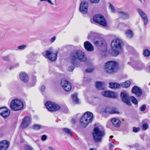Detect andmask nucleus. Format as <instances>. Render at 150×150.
Segmentation results:
<instances>
[{"mask_svg":"<svg viewBox=\"0 0 150 150\" xmlns=\"http://www.w3.org/2000/svg\"><path fill=\"white\" fill-rule=\"evenodd\" d=\"M41 128V126L38 124H34L33 126V129L35 130H38Z\"/></svg>","mask_w":150,"mask_h":150,"instance_id":"38","label":"nucleus"},{"mask_svg":"<svg viewBox=\"0 0 150 150\" xmlns=\"http://www.w3.org/2000/svg\"><path fill=\"white\" fill-rule=\"evenodd\" d=\"M31 122V119L29 117L26 116L23 119L21 124V127L23 128L28 127Z\"/></svg>","mask_w":150,"mask_h":150,"instance_id":"14","label":"nucleus"},{"mask_svg":"<svg viewBox=\"0 0 150 150\" xmlns=\"http://www.w3.org/2000/svg\"><path fill=\"white\" fill-rule=\"evenodd\" d=\"M56 38L55 36L53 37L51 39H50V42H52L54 41L56 39Z\"/></svg>","mask_w":150,"mask_h":150,"instance_id":"51","label":"nucleus"},{"mask_svg":"<svg viewBox=\"0 0 150 150\" xmlns=\"http://www.w3.org/2000/svg\"><path fill=\"white\" fill-rule=\"evenodd\" d=\"M138 11L143 19L144 24L146 25L148 23V19L146 14L140 9H138Z\"/></svg>","mask_w":150,"mask_h":150,"instance_id":"19","label":"nucleus"},{"mask_svg":"<svg viewBox=\"0 0 150 150\" xmlns=\"http://www.w3.org/2000/svg\"><path fill=\"white\" fill-rule=\"evenodd\" d=\"M122 41L119 39H115L112 41L111 43V46L112 50L115 49H121Z\"/></svg>","mask_w":150,"mask_h":150,"instance_id":"11","label":"nucleus"},{"mask_svg":"<svg viewBox=\"0 0 150 150\" xmlns=\"http://www.w3.org/2000/svg\"><path fill=\"white\" fill-rule=\"evenodd\" d=\"M90 150H96V149H94L93 148H91L90 149Z\"/></svg>","mask_w":150,"mask_h":150,"instance_id":"59","label":"nucleus"},{"mask_svg":"<svg viewBox=\"0 0 150 150\" xmlns=\"http://www.w3.org/2000/svg\"><path fill=\"white\" fill-rule=\"evenodd\" d=\"M40 150H42L41 149H40Z\"/></svg>","mask_w":150,"mask_h":150,"instance_id":"64","label":"nucleus"},{"mask_svg":"<svg viewBox=\"0 0 150 150\" xmlns=\"http://www.w3.org/2000/svg\"><path fill=\"white\" fill-rule=\"evenodd\" d=\"M72 99L73 101L76 104L79 103V100L77 97V94L75 93L72 95Z\"/></svg>","mask_w":150,"mask_h":150,"instance_id":"30","label":"nucleus"},{"mask_svg":"<svg viewBox=\"0 0 150 150\" xmlns=\"http://www.w3.org/2000/svg\"><path fill=\"white\" fill-rule=\"evenodd\" d=\"M70 58L71 63L73 64H75L77 59H79L82 62H85L87 59L85 53L80 50L72 52L71 54Z\"/></svg>","mask_w":150,"mask_h":150,"instance_id":"1","label":"nucleus"},{"mask_svg":"<svg viewBox=\"0 0 150 150\" xmlns=\"http://www.w3.org/2000/svg\"><path fill=\"white\" fill-rule=\"evenodd\" d=\"M111 110V108L107 107L105 108L104 112L106 113L110 114Z\"/></svg>","mask_w":150,"mask_h":150,"instance_id":"37","label":"nucleus"},{"mask_svg":"<svg viewBox=\"0 0 150 150\" xmlns=\"http://www.w3.org/2000/svg\"><path fill=\"white\" fill-rule=\"evenodd\" d=\"M48 148L49 150H55L51 146L49 147Z\"/></svg>","mask_w":150,"mask_h":150,"instance_id":"55","label":"nucleus"},{"mask_svg":"<svg viewBox=\"0 0 150 150\" xmlns=\"http://www.w3.org/2000/svg\"><path fill=\"white\" fill-rule=\"evenodd\" d=\"M131 82L129 81H127L125 82L121 83V86L124 88H127L130 85Z\"/></svg>","mask_w":150,"mask_h":150,"instance_id":"29","label":"nucleus"},{"mask_svg":"<svg viewBox=\"0 0 150 150\" xmlns=\"http://www.w3.org/2000/svg\"><path fill=\"white\" fill-rule=\"evenodd\" d=\"M71 122L73 124H75V120L74 118H72L71 120Z\"/></svg>","mask_w":150,"mask_h":150,"instance_id":"56","label":"nucleus"},{"mask_svg":"<svg viewBox=\"0 0 150 150\" xmlns=\"http://www.w3.org/2000/svg\"><path fill=\"white\" fill-rule=\"evenodd\" d=\"M4 134H2L1 135L2 136H4Z\"/></svg>","mask_w":150,"mask_h":150,"instance_id":"62","label":"nucleus"},{"mask_svg":"<svg viewBox=\"0 0 150 150\" xmlns=\"http://www.w3.org/2000/svg\"><path fill=\"white\" fill-rule=\"evenodd\" d=\"M60 85L66 91H69L71 89V83L68 81L64 79H62L61 80Z\"/></svg>","mask_w":150,"mask_h":150,"instance_id":"12","label":"nucleus"},{"mask_svg":"<svg viewBox=\"0 0 150 150\" xmlns=\"http://www.w3.org/2000/svg\"><path fill=\"white\" fill-rule=\"evenodd\" d=\"M130 100L132 102V103L136 105L138 103V101L137 99L133 96H131L130 97Z\"/></svg>","mask_w":150,"mask_h":150,"instance_id":"36","label":"nucleus"},{"mask_svg":"<svg viewBox=\"0 0 150 150\" xmlns=\"http://www.w3.org/2000/svg\"><path fill=\"white\" fill-rule=\"evenodd\" d=\"M40 1L43 2V1H46L49 2V3L51 4L52 5H53L54 4L50 0H40Z\"/></svg>","mask_w":150,"mask_h":150,"instance_id":"48","label":"nucleus"},{"mask_svg":"<svg viewBox=\"0 0 150 150\" xmlns=\"http://www.w3.org/2000/svg\"><path fill=\"white\" fill-rule=\"evenodd\" d=\"M91 2L92 3H98L99 0H90Z\"/></svg>","mask_w":150,"mask_h":150,"instance_id":"50","label":"nucleus"},{"mask_svg":"<svg viewBox=\"0 0 150 150\" xmlns=\"http://www.w3.org/2000/svg\"><path fill=\"white\" fill-rule=\"evenodd\" d=\"M88 3L86 1H83L80 4L79 10L82 13H86L88 11Z\"/></svg>","mask_w":150,"mask_h":150,"instance_id":"13","label":"nucleus"},{"mask_svg":"<svg viewBox=\"0 0 150 150\" xmlns=\"http://www.w3.org/2000/svg\"><path fill=\"white\" fill-rule=\"evenodd\" d=\"M109 84V87L111 88H116L121 86V84H120L117 83H110Z\"/></svg>","mask_w":150,"mask_h":150,"instance_id":"27","label":"nucleus"},{"mask_svg":"<svg viewBox=\"0 0 150 150\" xmlns=\"http://www.w3.org/2000/svg\"><path fill=\"white\" fill-rule=\"evenodd\" d=\"M133 93H134L137 97H140L142 94L141 89L137 86H134L132 89Z\"/></svg>","mask_w":150,"mask_h":150,"instance_id":"18","label":"nucleus"},{"mask_svg":"<svg viewBox=\"0 0 150 150\" xmlns=\"http://www.w3.org/2000/svg\"><path fill=\"white\" fill-rule=\"evenodd\" d=\"M94 70V68H88L85 70V71L86 73H90L92 72Z\"/></svg>","mask_w":150,"mask_h":150,"instance_id":"42","label":"nucleus"},{"mask_svg":"<svg viewBox=\"0 0 150 150\" xmlns=\"http://www.w3.org/2000/svg\"><path fill=\"white\" fill-rule=\"evenodd\" d=\"M141 2H142V0H139Z\"/></svg>","mask_w":150,"mask_h":150,"instance_id":"60","label":"nucleus"},{"mask_svg":"<svg viewBox=\"0 0 150 150\" xmlns=\"http://www.w3.org/2000/svg\"><path fill=\"white\" fill-rule=\"evenodd\" d=\"M119 16L124 19L129 18V16L128 14L125 12L120 11L118 12Z\"/></svg>","mask_w":150,"mask_h":150,"instance_id":"23","label":"nucleus"},{"mask_svg":"<svg viewBox=\"0 0 150 150\" xmlns=\"http://www.w3.org/2000/svg\"><path fill=\"white\" fill-rule=\"evenodd\" d=\"M145 65L141 62H138L135 66V69L137 70L143 69L144 68Z\"/></svg>","mask_w":150,"mask_h":150,"instance_id":"26","label":"nucleus"},{"mask_svg":"<svg viewBox=\"0 0 150 150\" xmlns=\"http://www.w3.org/2000/svg\"><path fill=\"white\" fill-rule=\"evenodd\" d=\"M94 42L96 46H101L102 47H103V50L100 49L101 51L103 52H105L107 51L106 45L105 44V40L103 39L98 36V37L97 38L96 40L95 39L94 40Z\"/></svg>","mask_w":150,"mask_h":150,"instance_id":"7","label":"nucleus"},{"mask_svg":"<svg viewBox=\"0 0 150 150\" xmlns=\"http://www.w3.org/2000/svg\"><path fill=\"white\" fill-rule=\"evenodd\" d=\"M10 70L11 69V68H10Z\"/></svg>","mask_w":150,"mask_h":150,"instance_id":"63","label":"nucleus"},{"mask_svg":"<svg viewBox=\"0 0 150 150\" xmlns=\"http://www.w3.org/2000/svg\"><path fill=\"white\" fill-rule=\"evenodd\" d=\"M122 100L128 105H131V103L130 101V97L129 94L126 91H122L120 95Z\"/></svg>","mask_w":150,"mask_h":150,"instance_id":"10","label":"nucleus"},{"mask_svg":"<svg viewBox=\"0 0 150 150\" xmlns=\"http://www.w3.org/2000/svg\"><path fill=\"white\" fill-rule=\"evenodd\" d=\"M114 146V143L113 142H111L109 144V146L110 147H113Z\"/></svg>","mask_w":150,"mask_h":150,"instance_id":"53","label":"nucleus"},{"mask_svg":"<svg viewBox=\"0 0 150 150\" xmlns=\"http://www.w3.org/2000/svg\"><path fill=\"white\" fill-rule=\"evenodd\" d=\"M10 143L6 140L0 142V150H6L9 147Z\"/></svg>","mask_w":150,"mask_h":150,"instance_id":"17","label":"nucleus"},{"mask_svg":"<svg viewBox=\"0 0 150 150\" xmlns=\"http://www.w3.org/2000/svg\"><path fill=\"white\" fill-rule=\"evenodd\" d=\"M45 106L47 110L50 111H56L60 108L59 106L50 101H47L45 103Z\"/></svg>","mask_w":150,"mask_h":150,"instance_id":"9","label":"nucleus"},{"mask_svg":"<svg viewBox=\"0 0 150 150\" xmlns=\"http://www.w3.org/2000/svg\"><path fill=\"white\" fill-rule=\"evenodd\" d=\"M47 138V137L45 135H43L41 137V139L43 141L45 140Z\"/></svg>","mask_w":150,"mask_h":150,"instance_id":"49","label":"nucleus"},{"mask_svg":"<svg viewBox=\"0 0 150 150\" xmlns=\"http://www.w3.org/2000/svg\"><path fill=\"white\" fill-rule=\"evenodd\" d=\"M26 45H22L18 46V48L19 50H23L25 49L26 47Z\"/></svg>","mask_w":150,"mask_h":150,"instance_id":"40","label":"nucleus"},{"mask_svg":"<svg viewBox=\"0 0 150 150\" xmlns=\"http://www.w3.org/2000/svg\"><path fill=\"white\" fill-rule=\"evenodd\" d=\"M93 118V115L92 113L89 111L85 112L82 115L80 120L81 125L85 127L89 124L91 122Z\"/></svg>","mask_w":150,"mask_h":150,"instance_id":"2","label":"nucleus"},{"mask_svg":"<svg viewBox=\"0 0 150 150\" xmlns=\"http://www.w3.org/2000/svg\"><path fill=\"white\" fill-rule=\"evenodd\" d=\"M146 108V106L145 105H142L140 108V110L142 111H144Z\"/></svg>","mask_w":150,"mask_h":150,"instance_id":"41","label":"nucleus"},{"mask_svg":"<svg viewBox=\"0 0 150 150\" xmlns=\"http://www.w3.org/2000/svg\"><path fill=\"white\" fill-rule=\"evenodd\" d=\"M120 49H115V50H112L113 51L112 53V56H117L120 52Z\"/></svg>","mask_w":150,"mask_h":150,"instance_id":"33","label":"nucleus"},{"mask_svg":"<svg viewBox=\"0 0 150 150\" xmlns=\"http://www.w3.org/2000/svg\"><path fill=\"white\" fill-rule=\"evenodd\" d=\"M85 49L88 51H92L94 50L93 45L89 42L86 41L84 44Z\"/></svg>","mask_w":150,"mask_h":150,"instance_id":"20","label":"nucleus"},{"mask_svg":"<svg viewBox=\"0 0 150 150\" xmlns=\"http://www.w3.org/2000/svg\"><path fill=\"white\" fill-rule=\"evenodd\" d=\"M62 130L63 132L69 134L71 136H72V133L71 130L67 128H64L62 129Z\"/></svg>","mask_w":150,"mask_h":150,"instance_id":"32","label":"nucleus"},{"mask_svg":"<svg viewBox=\"0 0 150 150\" xmlns=\"http://www.w3.org/2000/svg\"><path fill=\"white\" fill-rule=\"evenodd\" d=\"M75 67L74 66L69 67L67 69V70L69 71H72L74 69Z\"/></svg>","mask_w":150,"mask_h":150,"instance_id":"43","label":"nucleus"},{"mask_svg":"<svg viewBox=\"0 0 150 150\" xmlns=\"http://www.w3.org/2000/svg\"><path fill=\"white\" fill-rule=\"evenodd\" d=\"M109 8L111 10V11L112 12H114L115 11V7L112 5L110 3H109Z\"/></svg>","mask_w":150,"mask_h":150,"instance_id":"39","label":"nucleus"},{"mask_svg":"<svg viewBox=\"0 0 150 150\" xmlns=\"http://www.w3.org/2000/svg\"><path fill=\"white\" fill-rule=\"evenodd\" d=\"M101 94L104 96L109 98H115L117 97L116 93L108 91L102 92Z\"/></svg>","mask_w":150,"mask_h":150,"instance_id":"15","label":"nucleus"},{"mask_svg":"<svg viewBox=\"0 0 150 150\" xmlns=\"http://www.w3.org/2000/svg\"><path fill=\"white\" fill-rule=\"evenodd\" d=\"M145 120H143L142 121L143 125L142 126V128L143 130H145L149 127V125L147 123H144Z\"/></svg>","mask_w":150,"mask_h":150,"instance_id":"31","label":"nucleus"},{"mask_svg":"<svg viewBox=\"0 0 150 150\" xmlns=\"http://www.w3.org/2000/svg\"><path fill=\"white\" fill-rule=\"evenodd\" d=\"M10 107L12 110L14 111L21 110L23 107V103L20 100L15 99L13 100L11 102Z\"/></svg>","mask_w":150,"mask_h":150,"instance_id":"5","label":"nucleus"},{"mask_svg":"<svg viewBox=\"0 0 150 150\" xmlns=\"http://www.w3.org/2000/svg\"><path fill=\"white\" fill-rule=\"evenodd\" d=\"M34 54L33 53H30L28 56L29 58H30L32 56H34Z\"/></svg>","mask_w":150,"mask_h":150,"instance_id":"54","label":"nucleus"},{"mask_svg":"<svg viewBox=\"0 0 150 150\" xmlns=\"http://www.w3.org/2000/svg\"><path fill=\"white\" fill-rule=\"evenodd\" d=\"M20 78L24 82H26L29 80V78L28 75L25 72H21L20 73Z\"/></svg>","mask_w":150,"mask_h":150,"instance_id":"21","label":"nucleus"},{"mask_svg":"<svg viewBox=\"0 0 150 150\" xmlns=\"http://www.w3.org/2000/svg\"><path fill=\"white\" fill-rule=\"evenodd\" d=\"M2 59L4 60L8 61L10 59V58L8 56H6L3 57Z\"/></svg>","mask_w":150,"mask_h":150,"instance_id":"44","label":"nucleus"},{"mask_svg":"<svg viewBox=\"0 0 150 150\" xmlns=\"http://www.w3.org/2000/svg\"><path fill=\"white\" fill-rule=\"evenodd\" d=\"M111 122L115 127H118L120 125L121 122L119 120L116 118H113L111 120Z\"/></svg>","mask_w":150,"mask_h":150,"instance_id":"25","label":"nucleus"},{"mask_svg":"<svg viewBox=\"0 0 150 150\" xmlns=\"http://www.w3.org/2000/svg\"><path fill=\"white\" fill-rule=\"evenodd\" d=\"M25 150H32L31 147L28 145L25 146Z\"/></svg>","mask_w":150,"mask_h":150,"instance_id":"45","label":"nucleus"},{"mask_svg":"<svg viewBox=\"0 0 150 150\" xmlns=\"http://www.w3.org/2000/svg\"><path fill=\"white\" fill-rule=\"evenodd\" d=\"M117 63L114 61H109L105 64V70L109 74H112L117 71L118 69Z\"/></svg>","mask_w":150,"mask_h":150,"instance_id":"3","label":"nucleus"},{"mask_svg":"<svg viewBox=\"0 0 150 150\" xmlns=\"http://www.w3.org/2000/svg\"><path fill=\"white\" fill-rule=\"evenodd\" d=\"M45 87L44 86H42L40 90L42 92H43L45 90Z\"/></svg>","mask_w":150,"mask_h":150,"instance_id":"52","label":"nucleus"},{"mask_svg":"<svg viewBox=\"0 0 150 150\" xmlns=\"http://www.w3.org/2000/svg\"><path fill=\"white\" fill-rule=\"evenodd\" d=\"M93 21L103 26L107 25V22L103 16L101 14L96 15L93 17Z\"/></svg>","mask_w":150,"mask_h":150,"instance_id":"8","label":"nucleus"},{"mask_svg":"<svg viewBox=\"0 0 150 150\" xmlns=\"http://www.w3.org/2000/svg\"><path fill=\"white\" fill-rule=\"evenodd\" d=\"M125 35L128 38H131L133 36V33L131 30H128L125 32Z\"/></svg>","mask_w":150,"mask_h":150,"instance_id":"28","label":"nucleus"},{"mask_svg":"<svg viewBox=\"0 0 150 150\" xmlns=\"http://www.w3.org/2000/svg\"><path fill=\"white\" fill-rule=\"evenodd\" d=\"M120 113L118 109L115 107L111 108V110L110 114H119Z\"/></svg>","mask_w":150,"mask_h":150,"instance_id":"34","label":"nucleus"},{"mask_svg":"<svg viewBox=\"0 0 150 150\" xmlns=\"http://www.w3.org/2000/svg\"><path fill=\"white\" fill-rule=\"evenodd\" d=\"M98 35L94 32H91L88 35L87 38L88 39H91L93 38V42L98 37Z\"/></svg>","mask_w":150,"mask_h":150,"instance_id":"24","label":"nucleus"},{"mask_svg":"<svg viewBox=\"0 0 150 150\" xmlns=\"http://www.w3.org/2000/svg\"><path fill=\"white\" fill-rule=\"evenodd\" d=\"M113 137V136L112 135H111L110 136V139H112Z\"/></svg>","mask_w":150,"mask_h":150,"instance_id":"57","label":"nucleus"},{"mask_svg":"<svg viewBox=\"0 0 150 150\" xmlns=\"http://www.w3.org/2000/svg\"><path fill=\"white\" fill-rule=\"evenodd\" d=\"M139 128H137L135 127H134L133 128V132H138L139 131Z\"/></svg>","mask_w":150,"mask_h":150,"instance_id":"46","label":"nucleus"},{"mask_svg":"<svg viewBox=\"0 0 150 150\" xmlns=\"http://www.w3.org/2000/svg\"><path fill=\"white\" fill-rule=\"evenodd\" d=\"M143 54L145 57H148L150 56V51L148 49L144 51Z\"/></svg>","mask_w":150,"mask_h":150,"instance_id":"35","label":"nucleus"},{"mask_svg":"<svg viewBox=\"0 0 150 150\" xmlns=\"http://www.w3.org/2000/svg\"><path fill=\"white\" fill-rule=\"evenodd\" d=\"M96 88L98 90H104L105 89V83L102 82L97 81L96 82Z\"/></svg>","mask_w":150,"mask_h":150,"instance_id":"22","label":"nucleus"},{"mask_svg":"<svg viewBox=\"0 0 150 150\" xmlns=\"http://www.w3.org/2000/svg\"><path fill=\"white\" fill-rule=\"evenodd\" d=\"M93 131V135L95 142L97 143L101 142L102 137L105 134L104 131L100 130L97 127H95Z\"/></svg>","mask_w":150,"mask_h":150,"instance_id":"4","label":"nucleus"},{"mask_svg":"<svg viewBox=\"0 0 150 150\" xmlns=\"http://www.w3.org/2000/svg\"><path fill=\"white\" fill-rule=\"evenodd\" d=\"M10 113V110L4 107L0 108V114L4 118L8 117Z\"/></svg>","mask_w":150,"mask_h":150,"instance_id":"16","label":"nucleus"},{"mask_svg":"<svg viewBox=\"0 0 150 150\" xmlns=\"http://www.w3.org/2000/svg\"><path fill=\"white\" fill-rule=\"evenodd\" d=\"M16 67H17V66H19V64H16Z\"/></svg>","mask_w":150,"mask_h":150,"instance_id":"58","label":"nucleus"},{"mask_svg":"<svg viewBox=\"0 0 150 150\" xmlns=\"http://www.w3.org/2000/svg\"><path fill=\"white\" fill-rule=\"evenodd\" d=\"M141 2H142V0H139Z\"/></svg>","mask_w":150,"mask_h":150,"instance_id":"61","label":"nucleus"},{"mask_svg":"<svg viewBox=\"0 0 150 150\" xmlns=\"http://www.w3.org/2000/svg\"><path fill=\"white\" fill-rule=\"evenodd\" d=\"M57 52H54L51 50H46L43 53V55L46 58L52 61H55L57 59Z\"/></svg>","mask_w":150,"mask_h":150,"instance_id":"6","label":"nucleus"},{"mask_svg":"<svg viewBox=\"0 0 150 150\" xmlns=\"http://www.w3.org/2000/svg\"><path fill=\"white\" fill-rule=\"evenodd\" d=\"M33 84H32V85H31V86H35V83L36 82V77L35 76L33 78Z\"/></svg>","mask_w":150,"mask_h":150,"instance_id":"47","label":"nucleus"}]
</instances>
